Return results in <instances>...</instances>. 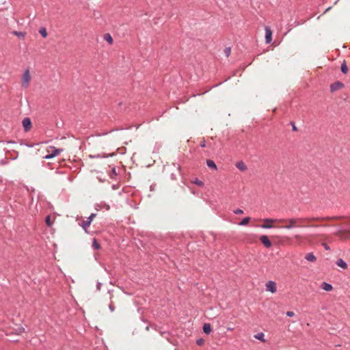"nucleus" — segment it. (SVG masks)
Segmentation results:
<instances>
[{"label": "nucleus", "instance_id": "39448f33", "mask_svg": "<svg viewBox=\"0 0 350 350\" xmlns=\"http://www.w3.org/2000/svg\"><path fill=\"white\" fill-rule=\"evenodd\" d=\"M25 131H29L32 126L31 120L29 118H25L22 121Z\"/></svg>", "mask_w": 350, "mask_h": 350}, {"label": "nucleus", "instance_id": "412c9836", "mask_svg": "<svg viewBox=\"0 0 350 350\" xmlns=\"http://www.w3.org/2000/svg\"><path fill=\"white\" fill-rule=\"evenodd\" d=\"M340 70L343 74H347L348 71V67L345 62H343L342 64H341Z\"/></svg>", "mask_w": 350, "mask_h": 350}, {"label": "nucleus", "instance_id": "20e7f679", "mask_svg": "<svg viewBox=\"0 0 350 350\" xmlns=\"http://www.w3.org/2000/svg\"><path fill=\"white\" fill-rule=\"evenodd\" d=\"M265 286H266V290L267 291H270L272 293H274L276 292L277 289H276V284H275V282H273L272 280H269L267 282Z\"/></svg>", "mask_w": 350, "mask_h": 350}, {"label": "nucleus", "instance_id": "7c9ffc66", "mask_svg": "<svg viewBox=\"0 0 350 350\" xmlns=\"http://www.w3.org/2000/svg\"><path fill=\"white\" fill-rule=\"evenodd\" d=\"M286 316L289 317H293L295 316V313L293 311H287L286 312Z\"/></svg>", "mask_w": 350, "mask_h": 350}, {"label": "nucleus", "instance_id": "f257e3e1", "mask_svg": "<svg viewBox=\"0 0 350 350\" xmlns=\"http://www.w3.org/2000/svg\"><path fill=\"white\" fill-rule=\"evenodd\" d=\"M300 220V219L298 218H291L288 220H284L288 224L282 228H286V229H292L293 228L299 227V226L297 224V222Z\"/></svg>", "mask_w": 350, "mask_h": 350}, {"label": "nucleus", "instance_id": "7ed1b4c3", "mask_svg": "<svg viewBox=\"0 0 350 350\" xmlns=\"http://www.w3.org/2000/svg\"><path fill=\"white\" fill-rule=\"evenodd\" d=\"M96 217V213H92L87 219V220L83 221L81 224V226L83 228V230L87 232V228L90 226L91 224V222L92 221L93 219Z\"/></svg>", "mask_w": 350, "mask_h": 350}, {"label": "nucleus", "instance_id": "0eeeda50", "mask_svg": "<svg viewBox=\"0 0 350 350\" xmlns=\"http://www.w3.org/2000/svg\"><path fill=\"white\" fill-rule=\"evenodd\" d=\"M115 155V153H111L106 154L105 153H100V154H90L89 156L90 158L92 159H103V158H108L111 157Z\"/></svg>", "mask_w": 350, "mask_h": 350}, {"label": "nucleus", "instance_id": "58836bf2", "mask_svg": "<svg viewBox=\"0 0 350 350\" xmlns=\"http://www.w3.org/2000/svg\"><path fill=\"white\" fill-rule=\"evenodd\" d=\"M149 329H150V327H149V326H146V331H148Z\"/></svg>", "mask_w": 350, "mask_h": 350}, {"label": "nucleus", "instance_id": "ddd939ff", "mask_svg": "<svg viewBox=\"0 0 350 350\" xmlns=\"http://www.w3.org/2000/svg\"><path fill=\"white\" fill-rule=\"evenodd\" d=\"M321 288L325 290V291H330L332 290L333 287L332 286V284H330L329 283H327V282H323L321 284Z\"/></svg>", "mask_w": 350, "mask_h": 350}, {"label": "nucleus", "instance_id": "a211bd4d", "mask_svg": "<svg viewBox=\"0 0 350 350\" xmlns=\"http://www.w3.org/2000/svg\"><path fill=\"white\" fill-rule=\"evenodd\" d=\"M104 40H106L109 44H113V38L109 33H105L104 35Z\"/></svg>", "mask_w": 350, "mask_h": 350}, {"label": "nucleus", "instance_id": "c85d7f7f", "mask_svg": "<svg viewBox=\"0 0 350 350\" xmlns=\"http://www.w3.org/2000/svg\"><path fill=\"white\" fill-rule=\"evenodd\" d=\"M233 212L236 215H240V214L243 213V211L240 208H237V209L234 210Z\"/></svg>", "mask_w": 350, "mask_h": 350}, {"label": "nucleus", "instance_id": "ea45409f", "mask_svg": "<svg viewBox=\"0 0 350 350\" xmlns=\"http://www.w3.org/2000/svg\"><path fill=\"white\" fill-rule=\"evenodd\" d=\"M105 206H106L107 210H109V205H105Z\"/></svg>", "mask_w": 350, "mask_h": 350}, {"label": "nucleus", "instance_id": "72a5a7b5", "mask_svg": "<svg viewBox=\"0 0 350 350\" xmlns=\"http://www.w3.org/2000/svg\"><path fill=\"white\" fill-rule=\"evenodd\" d=\"M101 286H102V283L101 282H97V284H96V289L98 291H100Z\"/></svg>", "mask_w": 350, "mask_h": 350}, {"label": "nucleus", "instance_id": "2eb2a0df", "mask_svg": "<svg viewBox=\"0 0 350 350\" xmlns=\"http://www.w3.org/2000/svg\"><path fill=\"white\" fill-rule=\"evenodd\" d=\"M305 259L310 262H313L316 260V257L312 252L306 254Z\"/></svg>", "mask_w": 350, "mask_h": 350}, {"label": "nucleus", "instance_id": "a19ab883", "mask_svg": "<svg viewBox=\"0 0 350 350\" xmlns=\"http://www.w3.org/2000/svg\"><path fill=\"white\" fill-rule=\"evenodd\" d=\"M232 329H233V328H231V327L228 328V330H232Z\"/></svg>", "mask_w": 350, "mask_h": 350}, {"label": "nucleus", "instance_id": "6ab92c4d", "mask_svg": "<svg viewBox=\"0 0 350 350\" xmlns=\"http://www.w3.org/2000/svg\"><path fill=\"white\" fill-rule=\"evenodd\" d=\"M39 33H40V35L43 38H46L47 36H48L46 29L45 27H42L40 28Z\"/></svg>", "mask_w": 350, "mask_h": 350}, {"label": "nucleus", "instance_id": "423d86ee", "mask_svg": "<svg viewBox=\"0 0 350 350\" xmlns=\"http://www.w3.org/2000/svg\"><path fill=\"white\" fill-rule=\"evenodd\" d=\"M272 41V31L269 27H265V42L267 44Z\"/></svg>", "mask_w": 350, "mask_h": 350}, {"label": "nucleus", "instance_id": "dca6fc26", "mask_svg": "<svg viewBox=\"0 0 350 350\" xmlns=\"http://www.w3.org/2000/svg\"><path fill=\"white\" fill-rule=\"evenodd\" d=\"M236 167L241 171H244L247 169L245 164L243 161L237 162Z\"/></svg>", "mask_w": 350, "mask_h": 350}, {"label": "nucleus", "instance_id": "473e14b6", "mask_svg": "<svg viewBox=\"0 0 350 350\" xmlns=\"http://www.w3.org/2000/svg\"><path fill=\"white\" fill-rule=\"evenodd\" d=\"M291 124L292 125V129H293V131H297V127L295 126V123H294L293 122H291Z\"/></svg>", "mask_w": 350, "mask_h": 350}, {"label": "nucleus", "instance_id": "c9c22d12", "mask_svg": "<svg viewBox=\"0 0 350 350\" xmlns=\"http://www.w3.org/2000/svg\"><path fill=\"white\" fill-rule=\"evenodd\" d=\"M1 142L6 143V144H14V143H15L13 141H1Z\"/></svg>", "mask_w": 350, "mask_h": 350}, {"label": "nucleus", "instance_id": "79ce46f5", "mask_svg": "<svg viewBox=\"0 0 350 350\" xmlns=\"http://www.w3.org/2000/svg\"><path fill=\"white\" fill-rule=\"evenodd\" d=\"M0 163H1V164H4L3 161H0Z\"/></svg>", "mask_w": 350, "mask_h": 350}, {"label": "nucleus", "instance_id": "4c0bfd02", "mask_svg": "<svg viewBox=\"0 0 350 350\" xmlns=\"http://www.w3.org/2000/svg\"><path fill=\"white\" fill-rule=\"evenodd\" d=\"M264 221L265 222H273V220L271 219H265Z\"/></svg>", "mask_w": 350, "mask_h": 350}, {"label": "nucleus", "instance_id": "aec40b11", "mask_svg": "<svg viewBox=\"0 0 350 350\" xmlns=\"http://www.w3.org/2000/svg\"><path fill=\"white\" fill-rule=\"evenodd\" d=\"M254 337L256 339H258V340H260L262 342H265V338H264L265 335H264V334L262 332H260V333H258V334H255Z\"/></svg>", "mask_w": 350, "mask_h": 350}, {"label": "nucleus", "instance_id": "f03ea898", "mask_svg": "<svg viewBox=\"0 0 350 350\" xmlns=\"http://www.w3.org/2000/svg\"><path fill=\"white\" fill-rule=\"evenodd\" d=\"M31 77L29 75V70L27 69L22 76V85L24 88H27L29 85Z\"/></svg>", "mask_w": 350, "mask_h": 350}, {"label": "nucleus", "instance_id": "f3484780", "mask_svg": "<svg viewBox=\"0 0 350 350\" xmlns=\"http://www.w3.org/2000/svg\"><path fill=\"white\" fill-rule=\"evenodd\" d=\"M13 33L19 39H23L26 36V32L14 31Z\"/></svg>", "mask_w": 350, "mask_h": 350}, {"label": "nucleus", "instance_id": "bb28decb", "mask_svg": "<svg viewBox=\"0 0 350 350\" xmlns=\"http://www.w3.org/2000/svg\"><path fill=\"white\" fill-rule=\"evenodd\" d=\"M46 224L47 226H51L52 223L51 221V217L49 215H47L45 219Z\"/></svg>", "mask_w": 350, "mask_h": 350}, {"label": "nucleus", "instance_id": "cd10ccee", "mask_svg": "<svg viewBox=\"0 0 350 350\" xmlns=\"http://www.w3.org/2000/svg\"><path fill=\"white\" fill-rule=\"evenodd\" d=\"M260 227L264 229H269V228H271L273 226L269 224H264L261 225Z\"/></svg>", "mask_w": 350, "mask_h": 350}, {"label": "nucleus", "instance_id": "9d476101", "mask_svg": "<svg viewBox=\"0 0 350 350\" xmlns=\"http://www.w3.org/2000/svg\"><path fill=\"white\" fill-rule=\"evenodd\" d=\"M62 149H60V148H55L54 150H52L51 153L46 155L44 157V159H52L55 157H56L57 155H58L61 152H62Z\"/></svg>", "mask_w": 350, "mask_h": 350}, {"label": "nucleus", "instance_id": "9b49d317", "mask_svg": "<svg viewBox=\"0 0 350 350\" xmlns=\"http://www.w3.org/2000/svg\"><path fill=\"white\" fill-rule=\"evenodd\" d=\"M206 165L209 168H211V169H212V170H213L215 171L217 170V165L215 164V163L213 160L208 159V160H206Z\"/></svg>", "mask_w": 350, "mask_h": 350}, {"label": "nucleus", "instance_id": "1a4fd4ad", "mask_svg": "<svg viewBox=\"0 0 350 350\" xmlns=\"http://www.w3.org/2000/svg\"><path fill=\"white\" fill-rule=\"evenodd\" d=\"M260 240L265 247L269 248L271 246V242L266 235H262L260 237Z\"/></svg>", "mask_w": 350, "mask_h": 350}, {"label": "nucleus", "instance_id": "e433bc0d", "mask_svg": "<svg viewBox=\"0 0 350 350\" xmlns=\"http://www.w3.org/2000/svg\"><path fill=\"white\" fill-rule=\"evenodd\" d=\"M323 246L326 250H329V247L326 243H323Z\"/></svg>", "mask_w": 350, "mask_h": 350}, {"label": "nucleus", "instance_id": "2f4dec72", "mask_svg": "<svg viewBox=\"0 0 350 350\" xmlns=\"http://www.w3.org/2000/svg\"><path fill=\"white\" fill-rule=\"evenodd\" d=\"M109 309L110 310L111 312H113L115 310V307L112 304H110L109 305Z\"/></svg>", "mask_w": 350, "mask_h": 350}, {"label": "nucleus", "instance_id": "5701e85b", "mask_svg": "<svg viewBox=\"0 0 350 350\" xmlns=\"http://www.w3.org/2000/svg\"><path fill=\"white\" fill-rule=\"evenodd\" d=\"M92 247L94 250H98L100 248V244L98 243V241L96 240V239H93L92 241Z\"/></svg>", "mask_w": 350, "mask_h": 350}, {"label": "nucleus", "instance_id": "4468645a", "mask_svg": "<svg viewBox=\"0 0 350 350\" xmlns=\"http://www.w3.org/2000/svg\"><path fill=\"white\" fill-rule=\"evenodd\" d=\"M202 329H203V332L206 334H209L212 331L211 326L210 323H204Z\"/></svg>", "mask_w": 350, "mask_h": 350}, {"label": "nucleus", "instance_id": "393cba45", "mask_svg": "<svg viewBox=\"0 0 350 350\" xmlns=\"http://www.w3.org/2000/svg\"><path fill=\"white\" fill-rule=\"evenodd\" d=\"M230 52H231V48L230 47H226L224 49V54H225L226 57H228L230 56Z\"/></svg>", "mask_w": 350, "mask_h": 350}, {"label": "nucleus", "instance_id": "c756f323", "mask_svg": "<svg viewBox=\"0 0 350 350\" xmlns=\"http://www.w3.org/2000/svg\"><path fill=\"white\" fill-rule=\"evenodd\" d=\"M204 340L202 338H199L196 340V344L199 346H201L204 344Z\"/></svg>", "mask_w": 350, "mask_h": 350}, {"label": "nucleus", "instance_id": "f704fd0d", "mask_svg": "<svg viewBox=\"0 0 350 350\" xmlns=\"http://www.w3.org/2000/svg\"><path fill=\"white\" fill-rule=\"evenodd\" d=\"M200 146H201L202 148H204V147L206 146V142H205V141H203V142H202L200 143Z\"/></svg>", "mask_w": 350, "mask_h": 350}, {"label": "nucleus", "instance_id": "b1692460", "mask_svg": "<svg viewBox=\"0 0 350 350\" xmlns=\"http://www.w3.org/2000/svg\"><path fill=\"white\" fill-rule=\"evenodd\" d=\"M193 183H194L195 185H196L200 187H202L204 185V183L202 180H199L198 178H196L193 181Z\"/></svg>", "mask_w": 350, "mask_h": 350}, {"label": "nucleus", "instance_id": "4be33fe9", "mask_svg": "<svg viewBox=\"0 0 350 350\" xmlns=\"http://www.w3.org/2000/svg\"><path fill=\"white\" fill-rule=\"evenodd\" d=\"M250 220V217H244L241 220V221L239 222V226H245V225H247L248 224Z\"/></svg>", "mask_w": 350, "mask_h": 350}, {"label": "nucleus", "instance_id": "6e6552de", "mask_svg": "<svg viewBox=\"0 0 350 350\" xmlns=\"http://www.w3.org/2000/svg\"><path fill=\"white\" fill-rule=\"evenodd\" d=\"M344 86V84L340 81H336L330 85V91L335 92Z\"/></svg>", "mask_w": 350, "mask_h": 350}, {"label": "nucleus", "instance_id": "f8f14e48", "mask_svg": "<svg viewBox=\"0 0 350 350\" xmlns=\"http://www.w3.org/2000/svg\"><path fill=\"white\" fill-rule=\"evenodd\" d=\"M336 264L340 267L342 269H345L347 268V264L342 258H339L336 261Z\"/></svg>", "mask_w": 350, "mask_h": 350}, {"label": "nucleus", "instance_id": "a878e982", "mask_svg": "<svg viewBox=\"0 0 350 350\" xmlns=\"http://www.w3.org/2000/svg\"><path fill=\"white\" fill-rule=\"evenodd\" d=\"M116 175H117L116 170V167H113L111 169V174H109V176L111 178H113V176H116Z\"/></svg>", "mask_w": 350, "mask_h": 350}]
</instances>
